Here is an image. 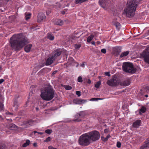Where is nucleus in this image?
I'll return each instance as SVG.
<instances>
[{"label": "nucleus", "mask_w": 149, "mask_h": 149, "mask_svg": "<svg viewBox=\"0 0 149 149\" xmlns=\"http://www.w3.org/2000/svg\"><path fill=\"white\" fill-rule=\"evenodd\" d=\"M101 52L104 54H105L106 52V49H103L101 50Z\"/></svg>", "instance_id": "nucleus-35"}, {"label": "nucleus", "mask_w": 149, "mask_h": 149, "mask_svg": "<svg viewBox=\"0 0 149 149\" xmlns=\"http://www.w3.org/2000/svg\"><path fill=\"white\" fill-rule=\"evenodd\" d=\"M34 133V134H35L36 133H38V132H37V131H34L33 132Z\"/></svg>", "instance_id": "nucleus-55"}, {"label": "nucleus", "mask_w": 149, "mask_h": 149, "mask_svg": "<svg viewBox=\"0 0 149 149\" xmlns=\"http://www.w3.org/2000/svg\"><path fill=\"white\" fill-rule=\"evenodd\" d=\"M61 52L60 50L59 49H57L55 50L53 52V56L54 57L56 56H59L61 54Z\"/></svg>", "instance_id": "nucleus-14"}, {"label": "nucleus", "mask_w": 149, "mask_h": 149, "mask_svg": "<svg viewBox=\"0 0 149 149\" xmlns=\"http://www.w3.org/2000/svg\"><path fill=\"white\" fill-rule=\"evenodd\" d=\"M78 81L79 82H82V77L81 76L78 77L77 79Z\"/></svg>", "instance_id": "nucleus-32"}, {"label": "nucleus", "mask_w": 149, "mask_h": 149, "mask_svg": "<svg viewBox=\"0 0 149 149\" xmlns=\"http://www.w3.org/2000/svg\"><path fill=\"white\" fill-rule=\"evenodd\" d=\"M107 84L109 86H114L118 85L120 84V81L118 79L115 78L111 79L108 80Z\"/></svg>", "instance_id": "nucleus-7"}, {"label": "nucleus", "mask_w": 149, "mask_h": 149, "mask_svg": "<svg viewBox=\"0 0 149 149\" xmlns=\"http://www.w3.org/2000/svg\"><path fill=\"white\" fill-rule=\"evenodd\" d=\"M94 37V36L93 35H91L88 37L87 38V41L88 42H91L93 38Z\"/></svg>", "instance_id": "nucleus-20"}, {"label": "nucleus", "mask_w": 149, "mask_h": 149, "mask_svg": "<svg viewBox=\"0 0 149 149\" xmlns=\"http://www.w3.org/2000/svg\"><path fill=\"white\" fill-rule=\"evenodd\" d=\"M55 92L51 86L43 88L41 92L40 97L43 100L47 101H50L54 97Z\"/></svg>", "instance_id": "nucleus-4"}, {"label": "nucleus", "mask_w": 149, "mask_h": 149, "mask_svg": "<svg viewBox=\"0 0 149 149\" xmlns=\"http://www.w3.org/2000/svg\"><path fill=\"white\" fill-rule=\"evenodd\" d=\"M57 72V71H54L52 73V75H54V74H55Z\"/></svg>", "instance_id": "nucleus-46"}, {"label": "nucleus", "mask_w": 149, "mask_h": 149, "mask_svg": "<svg viewBox=\"0 0 149 149\" xmlns=\"http://www.w3.org/2000/svg\"><path fill=\"white\" fill-rule=\"evenodd\" d=\"M47 37L48 39L51 40H53L54 39V37L51 33H48L47 35Z\"/></svg>", "instance_id": "nucleus-15"}, {"label": "nucleus", "mask_w": 149, "mask_h": 149, "mask_svg": "<svg viewBox=\"0 0 149 149\" xmlns=\"http://www.w3.org/2000/svg\"><path fill=\"white\" fill-rule=\"evenodd\" d=\"M91 43L92 45H95V42L94 41H93L91 42Z\"/></svg>", "instance_id": "nucleus-47"}, {"label": "nucleus", "mask_w": 149, "mask_h": 149, "mask_svg": "<svg viewBox=\"0 0 149 149\" xmlns=\"http://www.w3.org/2000/svg\"><path fill=\"white\" fill-rule=\"evenodd\" d=\"M54 58L53 56L49 58L46 61L45 63L46 65H49L52 64L54 60Z\"/></svg>", "instance_id": "nucleus-9"}, {"label": "nucleus", "mask_w": 149, "mask_h": 149, "mask_svg": "<svg viewBox=\"0 0 149 149\" xmlns=\"http://www.w3.org/2000/svg\"><path fill=\"white\" fill-rule=\"evenodd\" d=\"M33 121L32 120H30L28 121L27 122V123L29 124V125H31L32 123H33Z\"/></svg>", "instance_id": "nucleus-41"}, {"label": "nucleus", "mask_w": 149, "mask_h": 149, "mask_svg": "<svg viewBox=\"0 0 149 149\" xmlns=\"http://www.w3.org/2000/svg\"><path fill=\"white\" fill-rule=\"evenodd\" d=\"M0 149H5V147L2 145H0Z\"/></svg>", "instance_id": "nucleus-39"}, {"label": "nucleus", "mask_w": 149, "mask_h": 149, "mask_svg": "<svg viewBox=\"0 0 149 149\" xmlns=\"http://www.w3.org/2000/svg\"><path fill=\"white\" fill-rule=\"evenodd\" d=\"M28 42L27 38L23 36L22 33L14 35L10 40L11 47L15 50L22 49Z\"/></svg>", "instance_id": "nucleus-2"}, {"label": "nucleus", "mask_w": 149, "mask_h": 149, "mask_svg": "<svg viewBox=\"0 0 149 149\" xmlns=\"http://www.w3.org/2000/svg\"><path fill=\"white\" fill-rule=\"evenodd\" d=\"M130 82L128 80L124 81L120 83V85L122 86H127L130 85Z\"/></svg>", "instance_id": "nucleus-12"}, {"label": "nucleus", "mask_w": 149, "mask_h": 149, "mask_svg": "<svg viewBox=\"0 0 149 149\" xmlns=\"http://www.w3.org/2000/svg\"><path fill=\"white\" fill-rule=\"evenodd\" d=\"M38 134H41V135L42 134H43V133L42 132H38Z\"/></svg>", "instance_id": "nucleus-51"}, {"label": "nucleus", "mask_w": 149, "mask_h": 149, "mask_svg": "<svg viewBox=\"0 0 149 149\" xmlns=\"http://www.w3.org/2000/svg\"><path fill=\"white\" fill-rule=\"evenodd\" d=\"M61 13L63 15V14H65V11H62L61 12Z\"/></svg>", "instance_id": "nucleus-50"}, {"label": "nucleus", "mask_w": 149, "mask_h": 149, "mask_svg": "<svg viewBox=\"0 0 149 149\" xmlns=\"http://www.w3.org/2000/svg\"><path fill=\"white\" fill-rule=\"evenodd\" d=\"M52 132V130L47 129L45 131V132L46 133L49 134H50Z\"/></svg>", "instance_id": "nucleus-26"}, {"label": "nucleus", "mask_w": 149, "mask_h": 149, "mask_svg": "<svg viewBox=\"0 0 149 149\" xmlns=\"http://www.w3.org/2000/svg\"><path fill=\"white\" fill-rule=\"evenodd\" d=\"M84 63H83V64H82L81 65V66H82V67H84Z\"/></svg>", "instance_id": "nucleus-54"}, {"label": "nucleus", "mask_w": 149, "mask_h": 149, "mask_svg": "<svg viewBox=\"0 0 149 149\" xmlns=\"http://www.w3.org/2000/svg\"><path fill=\"white\" fill-rule=\"evenodd\" d=\"M104 133H107L109 132V130L107 129H105L104 130Z\"/></svg>", "instance_id": "nucleus-42"}, {"label": "nucleus", "mask_w": 149, "mask_h": 149, "mask_svg": "<svg viewBox=\"0 0 149 149\" xmlns=\"http://www.w3.org/2000/svg\"><path fill=\"white\" fill-rule=\"evenodd\" d=\"M141 56L144 58L145 61L149 64V47L141 53Z\"/></svg>", "instance_id": "nucleus-6"}, {"label": "nucleus", "mask_w": 149, "mask_h": 149, "mask_svg": "<svg viewBox=\"0 0 149 149\" xmlns=\"http://www.w3.org/2000/svg\"><path fill=\"white\" fill-rule=\"evenodd\" d=\"M33 146L35 147H37V144L36 143H33Z\"/></svg>", "instance_id": "nucleus-44"}, {"label": "nucleus", "mask_w": 149, "mask_h": 149, "mask_svg": "<svg viewBox=\"0 0 149 149\" xmlns=\"http://www.w3.org/2000/svg\"><path fill=\"white\" fill-rule=\"evenodd\" d=\"M80 104H84L87 102V101L85 100H80Z\"/></svg>", "instance_id": "nucleus-30"}, {"label": "nucleus", "mask_w": 149, "mask_h": 149, "mask_svg": "<svg viewBox=\"0 0 149 149\" xmlns=\"http://www.w3.org/2000/svg\"><path fill=\"white\" fill-rule=\"evenodd\" d=\"M51 138L50 137H48L46 138L45 140L44 141V142H48L50 141Z\"/></svg>", "instance_id": "nucleus-33"}, {"label": "nucleus", "mask_w": 149, "mask_h": 149, "mask_svg": "<svg viewBox=\"0 0 149 149\" xmlns=\"http://www.w3.org/2000/svg\"><path fill=\"white\" fill-rule=\"evenodd\" d=\"M121 144L120 142H117V147L118 148H120L121 147Z\"/></svg>", "instance_id": "nucleus-34"}, {"label": "nucleus", "mask_w": 149, "mask_h": 149, "mask_svg": "<svg viewBox=\"0 0 149 149\" xmlns=\"http://www.w3.org/2000/svg\"><path fill=\"white\" fill-rule=\"evenodd\" d=\"M8 114H12L10 113H8Z\"/></svg>", "instance_id": "nucleus-58"}, {"label": "nucleus", "mask_w": 149, "mask_h": 149, "mask_svg": "<svg viewBox=\"0 0 149 149\" xmlns=\"http://www.w3.org/2000/svg\"><path fill=\"white\" fill-rule=\"evenodd\" d=\"M80 47V45H75V47L76 48H79Z\"/></svg>", "instance_id": "nucleus-45"}, {"label": "nucleus", "mask_w": 149, "mask_h": 149, "mask_svg": "<svg viewBox=\"0 0 149 149\" xmlns=\"http://www.w3.org/2000/svg\"><path fill=\"white\" fill-rule=\"evenodd\" d=\"M45 16L43 13H39L38 16L37 20L38 22H41L42 20L45 18Z\"/></svg>", "instance_id": "nucleus-8"}, {"label": "nucleus", "mask_w": 149, "mask_h": 149, "mask_svg": "<svg viewBox=\"0 0 149 149\" xmlns=\"http://www.w3.org/2000/svg\"><path fill=\"white\" fill-rule=\"evenodd\" d=\"M146 148H149V142H148L146 143L141 147V149H144Z\"/></svg>", "instance_id": "nucleus-18"}, {"label": "nucleus", "mask_w": 149, "mask_h": 149, "mask_svg": "<svg viewBox=\"0 0 149 149\" xmlns=\"http://www.w3.org/2000/svg\"><path fill=\"white\" fill-rule=\"evenodd\" d=\"M64 87L65 89L67 90H70L72 88L69 85L65 86Z\"/></svg>", "instance_id": "nucleus-27"}, {"label": "nucleus", "mask_w": 149, "mask_h": 149, "mask_svg": "<svg viewBox=\"0 0 149 149\" xmlns=\"http://www.w3.org/2000/svg\"><path fill=\"white\" fill-rule=\"evenodd\" d=\"M4 81L3 79H0V84L2 83Z\"/></svg>", "instance_id": "nucleus-43"}, {"label": "nucleus", "mask_w": 149, "mask_h": 149, "mask_svg": "<svg viewBox=\"0 0 149 149\" xmlns=\"http://www.w3.org/2000/svg\"><path fill=\"white\" fill-rule=\"evenodd\" d=\"M73 120L74 121L76 122H79L81 121V120L80 119H73Z\"/></svg>", "instance_id": "nucleus-38"}, {"label": "nucleus", "mask_w": 149, "mask_h": 149, "mask_svg": "<svg viewBox=\"0 0 149 149\" xmlns=\"http://www.w3.org/2000/svg\"><path fill=\"white\" fill-rule=\"evenodd\" d=\"M30 141L29 140H26V142L24 143L22 145L23 147H25L28 146L30 144Z\"/></svg>", "instance_id": "nucleus-22"}, {"label": "nucleus", "mask_w": 149, "mask_h": 149, "mask_svg": "<svg viewBox=\"0 0 149 149\" xmlns=\"http://www.w3.org/2000/svg\"><path fill=\"white\" fill-rule=\"evenodd\" d=\"M1 67L0 66V71H1Z\"/></svg>", "instance_id": "nucleus-57"}, {"label": "nucleus", "mask_w": 149, "mask_h": 149, "mask_svg": "<svg viewBox=\"0 0 149 149\" xmlns=\"http://www.w3.org/2000/svg\"><path fill=\"white\" fill-rule=\"evenodd\" d=\"M101 99H100V98H91V99L90 100V101H97L99 100H101Z\"/></svg>", "instance_id": "nucleus-31"}, {"label": "nucleus", "mask_w": 149, "mask_h": 149, "mask_svg": "<svg viewBox=\"0 0 149 149\" xmlns=\"http://www.w3.org/2000/svg\"><path fill=\"white\" fill-rule=\"evenodd\" d=\"M36 109L37 110H38V109L37 108H36Z\"/></svg>", "instance_id": "nucleus-59"}, {"label": "nucleus", "mask_w": 149, "mask_h": 149, "mask_svg": "<svg viewBox=\"0 0 149 149\" xmlns=\"http://www.w3.org/2000/svg\"><path fill=\"white\" fill-rule=\"evenodd\" d=\"M83 112L81 113H80V114H79V116H80L82 117V116H81V115L83 114Z\"/></svg>", "instance_id": "nucleus-48"}, {"label": "nucleus", "mask_w": 149, "mask_h": 149, "mask_svg": "<svg viewBox=\"0 0 149 149\" xmlns=\"http://www.w3.org/2000/svg\"><path fill=\"white\" fill-rule=\"evenodd\" d=\"M123 69L125 72L132 73H134L136 70L135 68L133 67L132 64L126 62L123 63Z\"/></svg>", "instance_id": "nucleus-5"}, {"label": "nucleus", "mask_w": 149, "mask_h": 149, "mask_svg": "<svg viewBox=\"0 0 149 149\" xmlns=\"http://www.w3.org/2000/svg\"><path fill=\"white\" fill-rule=\"evenodd\" d=\"M115 25L117 29H119L121 25L118 22H116L115 24Z\"/></svg>", "instance_id": "nucleus-24"}, {"label": "nucleus", "mask_w": 149, "mask_h": 149, "mask_svg": "<svg viewBox=\"0 0 149 149\" xmlns=\"http://www.w3.org/2000/svg\"><path fill=\"white\" fill-rule=\"evenodd\" d=\"M31 15V14L30 13H29L28 15H26L25 17L26 19L27 20L29 19L30 18Z\"/></svg>", "instance_id": "nucleus-29"}, {"label": "nucleus", "mask_w": 149, "mask_h": 149, "mask_svg": "<svg viewBox=\"0 0 149 149\" xmlns=\"http://www.w3.org/2000/svg\"><path fill=\"white\" fill-rule=\"evenodd\" d=\"M140 1V0H133L127 2V5L124 9V13L127 17H130L134 15L136 5Z\"/></svg>", "instance_id": "nucleus-3"}, {"label": "nucleus", "mask_w": 149, "mask_h": 149, "mask_svg": "<svg viewBox=\"0 0 149 149\" xmlns=\"http://www.w3.org/2000/svg\"><path fill=\"white\" fill-rule=\"evenodd\" d=\"M100 137V134L98 131H93L81 135L79 139V143L80 145L86 146L99 140Z\"/></svg>", "instance_id": "nucleus-1"}, {"label": "nucleus", "mask_w": 149, "mask_h": 149, "mask_svg": "<svg viewBox=\"0 0 149 149\" xmlns=\"http://www.w3.org/2000/svg\"><path fill=\"white\" fill-rule=\"evenodd\" d=\"M111 137V136L109 134H108L106 138L104 137H102L101 139L102 140L104 141H106L108 139Z\"/></svg>", "instance_id": "nucleus-21"}, {"label": "nucleus", "mask_w": 149, "mask_h": 149, "mask_svg": "<svg viewBox=\"0 0 149 149\" xmlns=\"http://www.w3.org/2000/svg\"><path fill=\"white\" fill-rule=\"evenodd\" d=\"M54 23L55 24L61 26L63 24V22L61 19H55L54 21Z\"/></svg>", "instance_id": "nucleus-11"}, {"label": "nucleus", "mask_w": 149, "mask_h": 149, "mask_svg": "<svg viewBox=\"0 0 149 149\" xmlns=\"http://www.w3.org/2000/svg\"><path fill=\"white\" fill-rule=\"evenodd\" d=\"M146 110V108L144 106H142L141 109L139 110V113L140 114H141L142 113H145Z\"/></svg>", "instance_id": "nucleus-16"}, {"label": "nucleus", "mask_w": 149, "mask_h": 149, "mask_svg": "<svg viewBox=\"0 0 149 149\" xmlns=\"http://www.w3.org/2000/svg\"><path fill=\"white\" fill-rule=\"evenodd\" d=\"M145 96L146 97H148V95H145Z\"/></svg>", "instance_id": "nucleus-56"}, {"label": "nucleus", "mask_w": 149, "mask_h": 149, "mask_svg": "<svg viewBox=\"0 0 149 149\" xmlns=\"http://www.w3.org/2000/svg\"><path fill=\"white\" fill-rule=\"evenodd\" d=\"M129 53V52L128 51H126L123 52L120 55V58H122L125 57Z\"/></svg>", "instance_id": "nucleus-19"}, {"label": "nucleus", "mask_w": 149, "mask_h": 149, "mask_svg": "<svg viewBox=\"0 0 149 149\" xmlns=\"http://www.w3.org/2000/svg\"><path fill=\"white\" fill-rule=\"evenodd\" d=\"M49 149H57L56 148L53 147L51 146H49L48 147Z\"/></svg>", "instance_id": "nucleus-37"}, {"label": "nucleus", "mask_w": 149, "mask_h": 149, "mask_svg": "<svg viewBox=\"0 0 149 149\" xmlns=\"http://www.w3.org/2000/svg\"><path fill=\"white\" fill-rule=\"evenodd\" d=\"M101 84V81H98L97 83L95 85V87L97 88H98L100 85Z\"/></svg>", "instance_id": "nucleus-25"}, {"label": "nucleus", "mask_w": 149, "mask_h": 149, "mask_svg": "<svg viewBox=\"0 0 149 149\" xmlns=\"http://www.w3.org/2000/svg\"><path fill=\"white\" fill-rule=\"evenodd\" d=\"M50 11H47L46 13L47 15H49L50 14Z\"/></svg>", "instance_id": "nucleus-52"}, {"label": "nucleus", "mask_w": 149, "mask_h": 149, "mask_svg": "<svg viewBox=\"0 0 149 149\" xmlns=\"http://www.w3.org/2000/svg\"><path fill=\"white\" fill-rule=\"evenodd\" d=\"M141 121L140 120H137L134 122L132 125V127L134 128H137L141 125Z\"/></svg>", "instance_id": "nucleus-10"}, {"label": "nucleus", "mask_w": 149, "mask_h": 149, "mask_svg": "<svg viewBox=\"0 0 149 149\" xmlns=\"http://www.w3.org/2000/svg\"><path fill=\"white\" fill-rule=\"evenodd\" d=\"M1 4L0 3V6H1Z\"/></svg>", "instance_id": "nucleus-60"}, {"label": "nucleus", "mask_w": 149, "mask_h": 149, "mask_svg": "<svg viewBox=\"0 0 149 149\" xmlns=\"http://www.w3.org/2000/svg\"><path fill=\"white\" fill-rule=\"evenodd\" d=\"M105 74L107 76H110V75L109 72H105Z\"/></svg>", "instance_id": "nucleus-40"}, {"label": "nucleus", "mask_w": 149, "mask_h": 149, "mask_svg": "<svg viewBox=\"0 0 149 149\" xmlns=\"http://www.w3.org/2000/svg\"><path fill=\"white\" fill-rule=\"evenodd\" d=\"M1 105H2V106H3V104H1Z\"/></svg>", "instance_id": "nucleus-61"}, {"label": "nucleus", "mask_w": 149, "mask_h": 149, "mask_svg": "<svg viewBox=\"0 0 149 149\" xmlns=\"http://www.w3.org/2000/svg\"><path fill=\"white\" fill-rule=\"evenodd\" d=\"M88 83L89 84H90L91 83V80H90V79H89L88 80Z\"/></svg>", "instance_id": "nucleus-53"}, {"label": "nucleus", "mask_w": 149, "mask_h": 149, "mask_svg": "<svg viewBox=\"0 0 149 149\" xmlns=\"http://www.w3.org/2000/svg\"><path fill=\"white\" fill-rule=\"evenodd\" d=\"M17 103V102H14V107H17V106L16 105V104Z\"/></svg>", "instance_id": "nucleus-49"}, {"label": "nucleus", "mask_w": 149, "mask_h": 149, "mask_svg": "<svg viewBox=\"0 0 149 149\" xmlns=\"http://www.w3.org/2000/svg\"><path fill=\"white\" fill-rule=\"evenodd\" d=\"M80 100L78 99H74L73 100V102L74 103L76 104H80Z\"/></svg>", "instance_id": "nucleus-23"}, {"label": "nucleus", "mask_w": 149, "mask_h": 149, "mask_svg": "<svg viewBox=\"0 0 149 149\" xmlns=\"http://www.w3.org/2000/svg\"><path fill=\"white\" fill-rule=\"evenodd\" d=\"M32 47L31 44H29L26 46L24 48L25 51L26 52H29L30 51Z\"/></svg>", "instance_id": "nucleus-13"}, {"label": "nucleus", "mask_w": 149, "mask_h": 149, "mask_svg": "<svg viewBox=\"0 0 149 149\" xmlns=\"http://www.w3.org/2000/svg\"><path fill=\"white\" fill-rule=\"evenodd\" d=\"M76 94L78 95V97H79L81 96V93L79 91H76Z\"/></svg>", "instance_id": "nucleus-36"}, {"label": "nucleus", "mask_w": 149, "mask_h": 149, "mask_svg": "<svg viewBox=\"0 0 149 149\" xmlns=\"http://www.w3.org/2000/svg\"><path fill=\"white\" fill-rule=\"evenodd\" d=\"M17 127L16 126V125L13 124H10L8 126V128L12 130H14Z\"/></svg>", "instance_id": "nucleus-17"}, {"label": "nucleus", "mask_w": 149, "mask_h": 149, "mask_svg": "<svg viewBox=\"0 0 149 149\" xmlns=\"http://www.w3.org/2000/svg\"><path fill=\"white\" fill-rule=\"evenodd\" d=\"M105 0H99V3H100V4L101 6L102 7L104 8V7L102 5L104 3V1Z\"/></svg>", "instance_id": "nucleus-28"}]
</instances>
